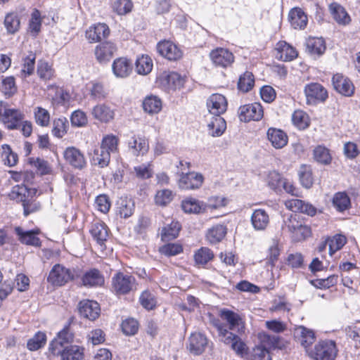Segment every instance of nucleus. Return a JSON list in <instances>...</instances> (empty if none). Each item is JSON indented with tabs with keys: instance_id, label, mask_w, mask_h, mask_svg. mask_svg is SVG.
Listing matches in <instances>:
<instances>
[{
	"instance_id": "f8f14e48",
	"label": "nucleus",
	"mask_w": 360,
	"mask_h": 360,
	"mask_svg": "<svg viewBox=\"0 0 360 360\" xmlns=\"http://www.w3.org/2000/svg\"><path fill=\"white\" fill-rule=\"evenodd\" d=\"M158 52L169 60L176 61L180 58V50L170 41H162L157 45Z\"/></svg>"
},
{
	"instance_id": "6e6d98bb",
	"label": "nucleus",
	"mask_w": 360,
	"mask_h": 360,
	"mask_svg": "<svg viewBox=\"0 0 360 360\" xmlns=\"http://www.w3.org/2000/svg\"><path fill=\"white\" fill-rule=\"evenodd\" d=\"M172 191L169 189H162L157 191L155 195V205L161 207L167 206L173 200Z\"/></svg>"
},
{
	"instance_id": "9d476101",
	"label": "nucleus",
	"mask_w": 360,
	"mask_h": 360,
	"mask_svg": "<svg viewBox=\"0 0 360 360\" xmlns=\"http://www.w3.org/2000/svg\"><path fill=\"white\" fill-rule=\"evenodd\" d=\"M210 57L216 66L221 68H226L234 61L233 53L224 48H217L212 50L210 53Z\"/></svg>"
},
{
	"instance_id": "4be33fe9",
	"label": "nucleus",
	"mask_w": 360,
	"mask_h": 360,
	"mask_svg": "<svg viewBox=\"0 0 360 360\" xmlns=\"http://www.w3.org/2000/svg\"><path fill=\"white\" fill-rule=\"evenodd\" d=\"M112 69L117 77L125 78L132 72L131 63L126 58H119L114 60Z\"/></svg>"
},
{
	"instance_id": "603ef678",
	"label": "nucleus",
	"mask_w": 360,
	"mask_h": 360,
	"mask_svg": "<svg viewBox=\"0 0 360 360\" xmlns=\"http://www.w3.org/2000/svg\"><path fill=\"white\" fill-rule=\"evenodd\" d=\"M139 302L146 309L152 310L156 307L157 300L153 293L146 290L140 295Z\"/></svg>"
},
{
	"instance_id": "4c0bfd02",
	"label": "nucleus",
	"mask_w": 360,
	"mask_h": 360,
	"mask_svg": "<svg viewBox=\"0 0 360 360\" xmlns=\"http://www.w3.org/2000/svg\"><path fill=\"white\" fill-rule=\"evenodd\" d=\"M333 205L338 212H344L351 207V200L345 192L336 193L333 198Z\"/></svg>"
},
{
	"instance_id": "bb28decb",
	"label": "nucleus",
	"mask_w": 360,
	"mask_h": 360,
	"mask_svg": "<svg viewBox=\"0 0 360 360\" xmlns=\"http://www.w3.org/2000/svg\"><path fill=\"white\" fill-rule=\"evenodd\" d=\"M142 106L144 112L151 115H155L161 111L162 102L158 96L151 94L143 99Z\"/></svg>"
},
{
	"instance_id": "864d4df0",
	"label": "nucleus",
	"mask_w": 360,
	"mask_h": 360,
	"mask_svg": "<svg viewBox=\"0 0 360 360\" xmlns=\"http://www.w3.org/2000/svg\"><path fill=\"white\" fill-rule=\"evenodd\" d=\"M285 179L281 174L276 171H271L269 173L266 179L268 186L276 192L281 191V186Z\"/></svg>"
},
{
	"instance_id": "f704fd0d",
	"label": "nucleus",
	"mask_w": 360,
	"mask_h": 360,
	"mask_svg": "<svg viewBox=\"0 0 360 360\" xmlns=\"http://www.w3.org/2000/svg\"><path fill=\"white\" fill-rule=\"evenodd\" d=\"M129 150L133 155H139L144 154L148 150V143L147 141L141 137L133 136L128 141Z\"/></svg>"
},
{
	"instance_id": "423d86ee",
	"label": "nucleus",
	"mask_w": 360,
	"mask_h": 360,
	"mask_svg": "<svg viewBox=\"0 0 360 360\" xmlns=\"http://www.w3.org/2000/svg\"><path fill=\"white\" fill-rule=\"evenodd\" d=\"M238 113L240 121L248 122L251 120H260L263 117L264 112L259 103H253L240 106Z\"/></svg>"
},
{
	"instance_id": "4468645a",
	"label": "nucleus",
	"mask_w": 360,
	"mask_h": 360,
	"mask_svg": "<svg viewBox=\"0 0 360 360\" xmlns=\"http://www.w3.org/2000/svg\"><path fill=\"white\" fill-rule=\"evenodd\" d=\"M207 345V339L200 333H194L188 338L187 349L195 355L201 354Z\"/></svg>"
},
{
	"instance_id": "ddd939ff",
	"label": "nucleus",
	"mask_w": 360,
	"mask_h": 360,
	"mask_svg": "<svg viewBox=\"0 0 360 360\" xmlns=\"http://www.w3.org/2000/svg\"><path fill=\"white\" fill-rule=\"evenodd\" d=\"M110 34L108 26L105 23H97L89 27L86 31V37L91 43L101 41Z\"/></svg>"
},
{
	"instance_id": "1a4fd4ad",
	"label": "nucleus",
	"mask_w": 360,
	"mask_h": 360,
	"mask_svg": "<svg viewBox=\"0 0 360 360\" xmlns=\"http://www.w3.org/2000/svg\"><path fill=\"white\" fill-rule=\"evenodd\" d=\"M206 104L210 113L214 116H220L227 109V101L219 94H212L207 100Z\"/></svg>"
},
{
	"instance_id": "39448f33",
	"label": "nucleus",
	"mask_w": 360,
	"mask_h": 360,
	"mask_svg": "<svg viewBox=\"0 0 360 360\" xmlns=\"http://www.w3.org/2000/svg\"><path fill=\"white\" fill-rule=\"evenodd\" d=\"M307 103L316 105L324 102L328 98V91L326 88L319 83L312 82L307 84L304 89Z\"/></svg>"
},
{
	"instance_id": "c85d7f7f",
	"label": "nucleus",
	"mask_w": 360,
	"mask_h": 360,
	"mask_svg": "<svg viewBox=\"0 0 360 360\" xmlns=\"http://www.w3.org/2000/svg\"><path fill=\"white\" fill-rule=\"evenodd\" d=\"M276 57L283 61H290L297 56L296 50L285 41H279L276 44Z\"/></svg>"
},
{
	"instance_id": "c03bdc74",
	"label": "nucleus",
	"mask_w": 360,
	"mask_h": 360,
	"mask_svg": "<svg viewBox=\"0 0 360 360\" xmlns=\"http://www.w3.org/2000/svg\"><path fill=\"white\" fill-rule=\"evenodd\" d=\"M162 84L168 91H174L180 86V75L176 72H171L164 75L162 79Z\"/></svg>"
},
{
	"instance_id": "72a5a7b5",
	"label": "nucleus",
	"mask_w": 360,
	"mask_h": 360,
	"mask_svg": "<svg viewBox=\"0 0 360 360\" xmlns=\"http://www.w3.org/2000/svg\"><path fill=\"white\" fill-rule=\"evenodd\" d=\"M208 133L212 136H219L226 128V121L221 116H213L207 124Z\"/></svg>"
},
{
	"instance_id": "0eeeda50",
	"label": "nucleus",
	"mask_w": 360,
	"mask_h": 360,
	"mask_svg": "<svg viewBox=\"0 0 360 360\" xmlns=\"http://www.w3.org/2000/svg\"><path fill=\"white\" fill-rule=\"evenodd\" d=\"M112 287L117 294H127L130 292L135 283V278L132 276L117 273L112 278Z\"/></svg>"
},
{
	"instance_id": "a878e982",
	"label": "nucleus",
	"mask_w": 360,
	"mask_h": 360,
	"mask_svg": "<svg viewBox=\"0 0 360 360\" xmlns=\"http://www.w3.org/2000/svg\"><path fill=\"white\" fill-rule=\"evenodd\" d=\"M82 283L86 287L101 286L104 283V277L96 269H92L86 271L82 278Z\"/></svg>"
},
{
	"instance_id": "338daca9",
	"label": "nucleus",
	"mask_w": 360,
	"mask_h": 360,
	"mask_svg": "<svg viewBox=\"0 0 360 360\" xmlns=\"http://www.w3.org/2000/svg\"><path fill=\"white\" fill-rule=\"evenodd\" d=\"M250 358L252 360H271L269 350L263 346L255 347L251 352Z\"/></svg>"
},
{
	"instance_id": "774afa93",
	"label": "nucleus",
	"mask_w": 360,
	"mask_h": 360,
	"mask_svg": "<svg viewBox=\"0 0 360 360\" xmlns=\"http://www.w3.org/2000/svg\"><path fill=\"white\" fill-rule=\"evenodd\" d=\"M122 330L127 335H134L139 328V324L134 319H127L122 323Z\"/></svg>"
},
{
	"instance_id": "3c124183",
	"label": "nucleus",
	"mask_w": 360,
	"mask_h": 360,
	"mask_svg": "<svg viewBox=\"0 0 360 360\" xmlns=\"http://www.w3.org/2000/svg\"><path fill=\"white\" fill-rule=\"evenodd\" d=\"M255 84L254 75L250 72H245L239 78L238 88L240 91L245 93L252 89Z\"/></svg>"
},
{
	"instance_id": "de8ad7c7",
	"label": "nucleus",
	"mask_w": 360,
	"mask_h": 360,
	"mask_svg": "<svg viewBox=\"0 0 360 360\" xmlns=\"http://www.w3.org/2000/svg\"><path fill=\"white\" fill-rule=\"evenodd\" d=\"M34 116L36 123L41 127H48L50 123V113L42 107L34 108Z\"/></svg>"
},
{
	"instance_id": "69168bd1",
	"label": "nucleus",
	"mask_w": 360,
	"mask_h": 360,
	"mask_svg": "<svg viewBox=\"0 0 360 360\" xmlns=\"http://www.w3.org/2000/svg\"><path fill=\"white\" fill-rule=\"evenodd\" d=\"M48 90H54L56 91L55 95L51 96L52 99L57 103H64L69 101L70 96L68 93L64 91L63 89L54 85H50L48 86Z\"/></svg>"
},
{
	"instance_id": "c9c22d12",
	"label": "nucleus",
	"mask_w": 360,
	"mask_h": 360,
	"mask_svg": "<svg viewBox=\"0 0 360 360\" xmlns=\"http://www.w3.org/2000/svg\"><path fill=\"white\" fill-rule=\"evenodd\" d=\"M135 65L139 75H146L152 71L153 63L149 56L142 55L136 58Z\"/></svg>"
},
{
	"instance_id": "e2e57ef3",
	"label": "nucleus",
	"mask_w": 360,
	"mask_h": 360,
	"mask_svg": "<svg viewBox=\"0 0 360 360\" xmlns=\"http://www.w3.org/2000/svg\"><path fill=\"white\" fill-rule=\"evenodd\" d=\"M180 226L178 223L172 224L169 226L165 227L162 230V240L164 241L170 240L176 238L179 233Z\"/></svg>"
},
{
	"instance_id": "680f3d73",
	"label": "nucleus",
	"mask_w": 360,
	"mask_h": 360,
	"mask_svg": "<svg viewBox=\"0 0 360 360\" xmlns=\"http://www.w3.org/2000/svg\"><path fill=\"white\" fill-rule=\"evenodd\" d=\"M133 7L131 0H116L113 2L112 8L118 15H125L129 13Z\"/></svg>"
},
{
	"instance_id": "c756f323",
	"label": "nucleus",
	"mask_w": 360,
	"mask_h": 360,
	"mask_svg": "<svg viewBox=\"0 0 360 360\" xmlns=\"http://www.w3.org/2000/svg\"><path fill=\"white\" fill-rule=\"evenodd\" d=\"M295 337L297 339L300 345L306 349L315 341L314 332L302 326L295 328Z\"/></svg>"
},
{
	"instance_id": "b1692460",
	"label": "nucleus",
	"mask_w": 360,
	"mask_h": 360,
	"mask_svg": "<svg viewBox=\"0 0 360 360\" xmlns=\"http://www.w3.org/2000/svg\"><path fill=\"white\" fill-rule=\"evenodd\" d=\"M251 224L256 231H264L269 224V215L263 209L254 210L250 218Z\"/></svg>"
},
{
	"instance_id": "13d9d810",
	"label": "nucleus",
	"mask_w": 360,
	"mask_h": 360,
	"mask_svg": "<svg viewBox=\"0 0 360 360\" xmlns=\"http://www.w3.org/2000/svg\"><path fill=\"white\" fill-rule=\"evenodd\" d=\"M338 280L337 275H331L326 278L311 280L310 283L316 288L328 289L336 285Z\"/></svg>"
},
{
	"instance_id": "58836bf2",
	"label": "nucleus",
	"mask_w": 360,
	"mask_h": 360,
	"mask_svg": "<svg viewBox=\"0 0 360 360\" xmlns=\"http://www.w3.org/2000/svg\"><path fill=\"white\" fill-rule=\"evenodd\" d=\"M226 234V226L221 224H217L208 230L206 237L210 243L214 244L221 241Z\"/></svg>"
},
{
	"instance_id": "0e129e2a",
	"label": "nucleus",
	"mask_w": 360,
	"mask_h": 360,
	"mask_svg": "<svg viewBox=\"0 0 360 360\" xmlns=\"http://www.w3.org/2000/svg\"><path fill=\"white\" fill-rule=\"evenodd\" d=\"M194 257L196 263L205 264L211 259H212V258L214 257V254L212 251L210 250L208 248H201L195 254Z\"/></svg>"
},
{
	"instance_id": "a19ab883",
	"label": "nucleus",
	"mask_w": 360,
	"mask_h": 360,
	"mask_svg": "<svg viewBox=\"0 0 360 360\" xmlns=\"http://www.w3.org/2000/svg\"><path fill=\"white\" fill-rule=\"evenodd\" d=\"M292 124L299 129H305L310 124L309 115L301 110H295L292 115Z\"/></svg>"
},
{
	"instance_id": "7c9ffc66",
	"label": "nucleus",
	"mask_w": 360,
	"mask_h": 360,
	"mask_svg": "<svg viewBox=\"0 0 360 360\" xmlns=\"http://www.w3.org/2000/svg\"><path fill=\"white\" fill-rule=\"evenodd\" d=\"M93 117L102 122H108L113 119L114 111L105 104H98L92 108Z\"/></svg>"
},
{
	"instance_id": "f257e3e1",
	"label": "nucleus",
	"mask_w": 360,
	"mask_h": 360,
	"mask_svg": "<svg viewBox=\"0 0 360 360\" xmlns=\"http://www.w3.org/2000/svg\"><path fill=\"white\" fill-rule=\"evenodd\" d=\"M72 338L69 330L64 328L50 343L49 351L53 355L60 356L61 360H82L84 349L77 345H69Z\"/></svg>"
},
{
	"instance_id": "5701e85b",
	"label": "nucleus",
	"mask_w": 360,
	"mask_h": 360,
	"mask_svg": "<svg viewBox=\"0 0 360 360\" xmlns=\"http://www.w3.org/2000/svg\"><path fill=\"white\" fill-rule=\"evenodd\" d=\"M15 233L18 236V240L23 244L40 246V239L37 236L38 231H25L21 227L18 226L15 228Z\"/></svg>"
},
{
	"instance_id": "ea45409f",
	"label": "nucleus",
	"mask_w": 360,
	"mask_h": 360,
	"mask_svg": "<svg viewBox=\"0 0 360 360\" xmlns=\"http://www.w3.org/2000/svg\"><path fill=\"white\" fill-rule=\"evenodd\" d=\"M37 75L40 79L47 81L55 77V70L46 60H40L37 64Z\"/></svg>"
},
{
	"instance_id": "5fc2aeb1",
	"label": "nucleus",
	"mask_w": 360,
	"mask_h": 360,
	"mask_svg": "<svg viewBox=\"0 0 360 360\" xmlns=\"http://www.w3.org/2000/svg\"><path fill=\"white\" fill-rule=\"evenodd\" d=\"M68 128V122L65 117H60L53 120V134L58 137L62 138L66 133Z\"/></svg>"
},
{
	"instance_id": "aec40b11",
	"label": "nucleus",
	"mask_w": 360,
	"mask_h": 360,
	"mask_svg": "<svg viewBox=\"0 0 360 360\" xmlns=\"http://www.w3.org/2000/svg\"><path fill=\"white\" fill-rule=\"evenodd\" d=\"M37 191L35 188H28L25 185H16L13 186L8 193V197L11 200L17 202H22V203L27 200V198L32 195H35Z\"/></svg>"
},
{
	"instance_id": "37998d69",
	"label": "nucleus",
	"mask_w": 360,
	"mask_h": 360,
	"mask_svg": "<svg viewBox=\"0 0 360 360\" xmlns=\"http://www.w3.org/2000/svg\"><path fill=\"white\" fill-rule=\"evenodd\" d=\"M92 160L95 165L103 168L110 162V153L101 146L94 150Z\"/></svg>"
},
{
	"instance_id": "6e6552de",
	"label": "nucleus",
	"mask_w": 360,
	"mask_h": 360,
	"mask_svg": "<svg viewBox=\"0 0 360 360\" xmlns=\"http://www.w3.org/2000/svg\"><path fill=\"white\" fill-rule=\"evenodd\" d=\"M63 156L65 161L75 169H82L86 165L84 155L75 147L67 148L63 153Z\"/></svg>"
},
{
	"instance_id": "dca6fc26",
	"label": "nucleus",
	"mask_w": 360,
	"mask_h": 360,
	"mask_svg": "<svg viewBox=\"0 0 360 360\" xmlns=\"http://www.w3.org/2000/svg\"><path fill=\"white\" fill-rule=\"evenodd\" d=\"M116 47L114 44L106 41L97 45L95 48L94 54L96 60L100 63H105L112 58Z\"/></svg>"
},
{
	"instance_id": "79ce46f5",
	"label": "nucleus",
	"mask_w": 360,
	"mask_h": 360,
	"mask_svg": "<svg viewBox=\"0 0 360 360\" xmlns=\"http://www.w3.org/2000/svg\"><path fill=\"white\" fill-rule=\"evenodd\" d=\"M181 209L189 214H199L205 210L203 204L198 200L190 198L181 202Z\"/></svg>"
},
{
	"instance_id": "cd10ccee",
	"label": "nucleus",
	"mask_w": 360,
	"mask_h": 360,
	"mask_svg": "<svg viewBox=\"0 0 360 360\" xmlns=\"http://www.w3.org/2000/svg\"><path fill=\"white\" fill-rule=\"evenodd\" d=\"M330 12L333 19L340 25H346L351 21L350 16L345 8L340 4L333 2L329 6Z\"/></svg>"
},
{
	"instance_id": "2f4dec72",
	"label": "nucleus",
	"mask_w": 360,
	"mask_h": 360,
	"mask_svg": "<svg viewBox=\"0 0 360 360\" xmlns=\"http://www.w3.org/2000/svg\"><path fill=\"white\" fill-rule=\"evenodd\" d=\"M289 20L294 29H304L307 24V16L301 8H292L289 13Z\"/></svg>"
},
{
	"instance_id": "20e7f679",
	"label": "nucleus",
	"mask_w": 360,
	"mask_h": 360,
	"mask_svg": "<svg viewBox=\"0 0 360 360\" xmlns=\"http://www.w3.org/2000/svg\"><path fill=\"white\" fill-rule=\"evenodd\" d=\"M335 342L323 340L317 343L310 355L315 360H334L337 355Z\"/></svg>"
},
{
	"instance_id": "412c9836",
	"label": "nucleus",
	"mask_w": 360,
	"mask_h": 360,
	"mask_svg": "<svg viewBox=\"0 0 360 360\" xmlns=\"http://www.w3.org/2000/svg\"><path fill=\"white\" fill-rule=\"evenodd\" d=\"M24 115L19 110L9 109L5 112L4 117L1 120L8 129H15L20 127Z\"/></svg>"
},
{
	"instance_id": "bf43d9fd",
	"label": "nucleus",
	"mask_w": 360,
	"mask_h": 360,
	"mask_svg": "<svg viewBox=\"0 0 360 360\" xmlns=\"http://www.w3.org/2000/svg\"><path fill=\"white\" fill-rule=\"evenodd\" d=\"M346 237L341 234H337L332 238L328 240L329 246V253L330 255L340 250L346 243Z\"/></svg>"
},
{
	"instance_id": "2eb2a0df",
	"label": "nucleus",
	"mask_w": 360,
	"mask_h": 360,
	"mask_svg": "<svg viewBox=\"0 0 360 360\" xmlns=\"http://www.w3.org/2000/svg\"><path fill=\"white\" fill-rule=\"evenodd\" d=\"M100 307L97 302L83 300L79 304V314L91 321L96 319L100 314Z\"/></svg>"
},
{
	"instance_id": "052dcab7",
	"label": "nucleus",
	"mask_w": 360,
	"mask_h": 360,
	"mask_svg": "<svg viewBox=\"0 0 360 360\" xmlns=\"http://www.w3.org/2000/svg\"><path fill=\"white\" fill-rule=\"evenodd\" d=\"M118 141L116 136L108 134L103 138L101 146L110 153H114L117 151Z\"/></svg>"
},
{
	"instance_id": "a211bd4d",
	"label": "nucleus",
	"mask_w": 360,
	"mask_h": 360,
	"mask_svg": "<svg viewBox=\"0 0 360 360\" xmlns=\"http://www.w3.org/2000/svg\"><path fill=\"white\" fill-rule=\"evenodd\" d=\"M266 136L271 146L276 149L283 148L288 143V136L281 129L271 127L267 130Z\"/></svg>"
},
{
	"instance_id": "9b49d317",
	"label": "nucleus",
	"mask_w": 360,
	"mask_h": 360,
	"mask_svg": "<svg viewBox=\"0 0 360 360\" xmlns=\"http://www.w3.org/2000/svg\"><path fill=\"white\" fill-rule=\"evenodd\" d=\"M334 89L340 94L345 96H351L354 92V86L351 80L342 75L337 73L332 78Z\"/></svg>"
},
{
	"instance_id": "7ed1b4c3",
	"label": "nucleus",
	"mask_w": 360,
	"mask_h": 360,
	"mask_svg": "<svg viewBox=\"0 0 360 360\" xmlns=\"http://www.w3.org/2000/svg\"><path fill=\"white\" fill-rule=\"evenodd\" d=\"M74 277V270L57 264L50 271L47 280L53 285L61 286L73 280Z\"/></svg>"
},
{
	"instance_id": "393cba45",
	"label": "nucleus",
	"mask_w": 360,
	"mask_h": 360,
	"mask_svg": "<svg viewBox=\"0 0 360 360\" xmlns=\"http://www.w3.org/2000/svg\"><path fill=\"white\" fill-rule=\"evenodd\" d=\"M108 228L101 221H95L93 223L90 229V233L93 238L101 247L104 245L105 242L108 238Z\"/></svg>"
},
{
	"instance_id": "09e8293b",
	"label": "nucleus",
	"mask_w": 360,
	"mask_h": 360,
	"mask_svg": "<svg viewBox=\"0 0 360 360\" xmlns=\"http://www.w3.org/2000/svg\"><path fill=\"white\" fill-rule=\"evenodd\" d=\"M299 177L302 185L309 188L313 184L312 171L309 165H303L300 167L299 172Z\"/></svg>"
},
{
	"instance_id": "a18cd8bd",
	"label": "nucleus",
	"mask_w": 360,
	"mask_h": 360,
	"mask_svg": "<svg viewBox=\"0 0 360 360\" xmlns=\"http://www.w3.org/2000/svg\"><path fill=\"white\" fill-rule=\"evenodd\" d=\"M314 159L322 165H329L332 157L329 150L323 146H316L313 151Z\"/></svg>"
},
{
	"instance_id": "8fccbe9b",
	"label": "nucleus",
	"mask_w": 360,
	"mask_h": 360,
	"mask_svg": "<svg viewBox=\"0 0 360 360\" xmlns=\"http://www.w3.org/2000/svg\"><path fill=\"white\" fill-rule=\"evenodd\" d=\"M41 18L39 11L34 9L32 14L29 22V31L31 34L36 37L41 31Z\"/></svg>"
},
{
	"instance_id": "e433bc0d",
	"label": "nucleus",
	"mask_w": 360,
	"mask_h": 360,
	"mask_svg": "<svg viewBox=\"0 0 360 360\" xmlns=\"http://www.w3.org/2000/svg\"><path fill=\"white\" fill-rule=\"evenodd\" d=\"M1 158L4 164L9 167L15 166L18 160L17 153L13 152L8 144H3L1 146Z\"/></svg>"
},
{
	"instance_id": "4d7b16f0",
	"label": "nucleus",
	"mask_w": 360,
	"mask_h": 360,
	"mask_svg": "<svg viewBox=\"0 0 360 360\" xmlns=\"http://www.w3.org/2000/svg\"><path fill=\"white\" fill-rule=\"evenodd\" d=\"M46 341V335L43 332L37 333L27 343V347L30 351H36L42 347Z\"/></svg>"
},
{
	"instance_id": "f3484780",
	"label": "nucleus",
	"mask_w": 360,
	"mask_h": 360,
	"mask_svg": "<svg viewBox=\"0 0 360 360\" xmlns=\"http://www.w3.org/2000/svg\"><path fill=\"white\" fill-rule=\"evenodd\" d=\"M181 168V189H195L201 186L203 176L195 172H185Z\"/></svg>"
},
{
	"instance_id": "f03ea898",
	"label": "nucleus",
	"mask_w": 360,
	"mask_h": 360,
	"mask_svg": "<svg viewBox=\"0 0 360 360\" xmlns=\"http://www.w3.org/2000/svg\"><path fill=\"white\" fill-rule=\"evenodd\" d=\"M217 329L220 340L225 345H229L238 355L243 357L248 354V347L241 338L231 332L219 321L214 322Z\"/></svg>"
},
{
	"instance_id": "6ab92c4d",
	"label": "nucleus",
	"mask_w": 360,
	"mask_h": 360,
	"mask_svg": "<svg viewBox=\"0 0 360 360\" xmlns=\"http://www.w3.org/2000/svg\"><path fill=\"white\" fill-rule=\"evenodd\" d=\"M220 316L228 323L229 330L238 329L239 330L244 328L245 322L243 317L233 311L223 309L220 311Z\"/></svg>"
},
{
	"instance_id": "49530a36",
	"label": "nucleus",
	"mask_w": 360,
	"mask_h": 360,
	"mask_svg": "<svg viewBox=\"0 0 360 360\" xmlns=\"http://www.w3.org/2000/svg\"><path fill=\"white\" fill-rule=\"evenodd\" d=\"M4 25L8 33L14 34L20 25V18L16 13H8L4 19Z\"/></svg>"
},
{
	"instance_id": "473e14b6",
	"label": "nucleus",
	"mask_w": 360,
	"mask_h": 360,
	"mask_svg": "<svg viewBox=\"0 0 360 360\" xmlns=\"http://www.w3.org/2000/svg\"><path fill=\"white\" fill-rule=\"evenodd\" d=\"M307 51L311 56H320L326 51V44L321 37H310L306 42Z\"/></svg>"
}]
</instances>
